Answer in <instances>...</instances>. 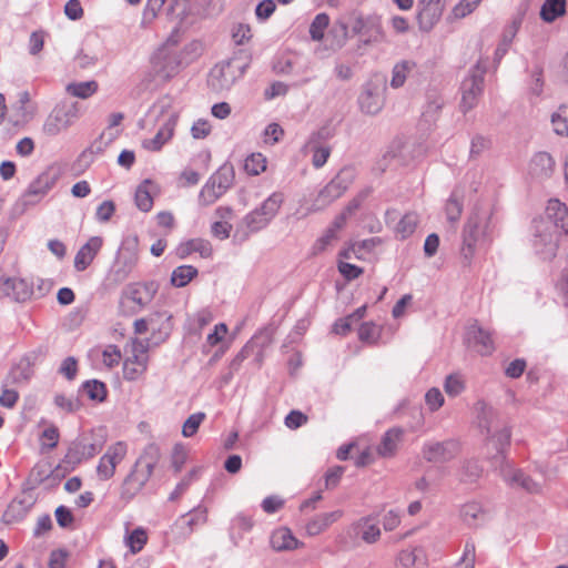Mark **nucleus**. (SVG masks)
I'll return each mask as SVG.
<instances>
[{"label": "nucleus", "mask_w": 568, "mask_h": 568, "mask_svg": "<svg viewBox=\"0 0 568 568\" xmlns=\"http://www.w3.org/2000/svg\"><path fill=\"white\" fill-rule=\"evenodd\" d=\"M478 424L486 436L487 445H491L496 454L491 457L493 465L500 469L510 464L506 452L510 445L511 427L501 418L500 414L484 402H479Z\"/></svg>", "instance_id": "f257e3e1"}, {"label": "nucleus", "mask_w": 568, "mask_h": 568, "mask_svg": "<svg viewBox=\"0 0 568 568\" xmlns=\"http://www.w3.org/2000/svg\"><path fill=\"white\" fill-rule=\"evenodd\" d=\"M251 55L245 50H239L225 61L215 64L207 78V85L214 92L230 90L244 75L251 63Z\"/></svg>", "instance_id": "f03ea898"}, {"label": "nucleus", "mask_w": 568, "mask_h": 568, "mask_svg": "<svg viewBox=\"0 0 568 568\" xmlns=\"http://www.w3.org/2000/svg\"><path fill=\"white\" fill-rule=\"evenodd\" d=\"M488 219L489 212L478 207H476L468 217L463 230V245L460 248L463 266H470L476 250V243L479 236L485 234Z\"/></svg>", "instance_id": "7ed1b4c3"}, {"label": "nucleus", "mask_w": 568, "mask_h": 568, "mask_svg": "<svg viewBox=\"0 0 568 568\" xmlns=\"http://www.w3.org/2000/svg\"><path fill=\"white\" fill-rule=\"evenodd\" d=\"M532 246L535 252L544 260H551L556 256L559 239L564 233L555 230L549 222L532 221Z\"/></svg>", "instance_id": "20e7f679"}, {"label": "nucleus", "mask_w": 568, "mask_h": 568, "mask_svg": "<svg viewBox=\"0 0 568 568\" xmlns=\"http://www.w3.org/2000/svg\"><path fill=\"white\" fill-rule=\"evenodd\" d=\"M485 68L479 63L475 64L469 74L463 80L460 85L462 101L460 109L464 113L475 108L484 91Z\"/></svg>", "instance_id": "39448f33"}, {"label": "nucleus", "mask_w": 568, "mask_h": 568, "mask_svg": "<svg viewBox=\"0 0 568 568\" xmlns=\"http://www.w3.org/2000/svg\"><path fill=\"white\" fill-rule=\"evenodd\" d=\"M356 172L353 166L343 168L320 192L315 200L321 207L326 206L341 197L353 184Z\"/></svg>", "instance_id": "423d86ee"}, {"label": "nucleus", "mask_w": 568, "mask_h": 568, "mask_svg": "<svg viewBox=\"0 0 568 568\" xmlns=\"http://www.w3.org/2000/svg\"><path fill=\"white\" fill-rule=\"evenodd\" d=\"M79 116L77 104L57 105L47 118L43 124V132L49 136L58 135L67 130Z\"/></svg>", "instance_id": "0eeeda50"}, {"label": "nucleus", "mask_w": 568, "mask_h": 568, "mask_svg": "<svg viewBox=\"0 0 568 568\" xmlns=\"http://www.w3.org/2000/svg\"><path fill=\"white\" fill-rule=\"evenodd\" d=\"M149 327L151 337L146 344L150 343L158 346L164 343L172 333L173 317L168 311H156L149 315Z\"/></svg>", "instance_id": "6e6552de"}, {"label": "nucleus", "mask_w": 568, "mask_h": 568, "mask_svg": "<svg viewBox=\"0 0 568 568\" xmlns=\"http://www.w3.org/2000/svg\"><path fill=\"white\" fill-rule=\"evenodd\" d=\"M459 450L458 442H429L423 446V457L429 463H446L456 457Z\"/></svg>", "instance_id": "1a4fd4ad"}, {"label": "nucleus", "mask_w": 568, "mask_h": 568, "mask_svg": "<svg viewBox=\"0 0 568 568\" xmlns=\"http://www.w3.org/2000/svg\"><path fill=\"white\" fill-rule=\"evenodd\" d=\"M152 71L162 81L173 78L180 70L181 61L176 53L159 50L151 58Z\"/></svg>", "instance_id": "9d476101"}, {"label": "nucleus", "mask_w": 568, "mask_h": 568, "mask_svg": "<svg viewBox=\"0 0 568 568\" xmlns=\"http://www.w3.org/2000/svg\"><path fill=\"white\" fill-rule=\"evenodd\" d=\"M126 454V445L118 442L111 445L105 454L100 458L97 473L101 480H108L113 477L116 466L122 462Z\"/></svg>", "instance_id": "9b49d317"}, {"label": "nucleus", "mask_w": 568, "mask_h": 568, "mask_svg": "<svg viewBox=\"0 0 568 568\" xmlns=\"http://www.w3.org/2000/svg\"><path fill=\"white\" fill-rule=\"evenodd\" d=\"M33 294V285L23 278L8 277L0 273V296L11 297L18 303L27 302Z\"/></svg>", "instance_id": "f8f14e48"}, {"label": "nucleus", "mask_w": 568, "mask_h": 568, "mask_svg": "<svg viewBox=\"0 0 568 568\" xmlns=\"http://www.w3.org/2000/svg\"><path fill=\"white\" fill-rule=\"evenodd\" d=\"M386 88L374 82L364 85L358 97V104L362 112L375 115L384 105V91Z\"/></svg>", "instance_id": "ddd939ff"}, {"label": "nucleus", "mask_w": 568, "mask_h": 568, "mask_svg": "<svg viewBox=\"0 0 568 568\" xmlns=\"http://www.w3.org/2000/svg\"><path fill=\"white\" fill-rule=\"evenodd\" d=\"M446 0H419L418 1V23L422 31H430L440 20Z\"/></svg>", "instance_id": "4468645a"}, {"label": "nucleus", "mask_w": 568, "mask_h": 568, "mask_svg": "<svg viewBox=\"0 0 568 568\" xmlns=\"http://www.w3.org/2000/svg\"><path fill=\"white\" fill-rule=\"evenodd\" d=\"M138 253L130 247H121L111 267V277L116 283L124 282L138 263Z\"/></svg>", "instance_id": "2eb2a0df"}, {"label": "nucleus", "mask_w": 568, "mask_h": 568, "mask_svg": "<svg viewBox=\"0 0 568 568\" xmlns=\"http://www.w3.org/2000/svg\"><path fill=\"white\" fill-rule=\"evenodd\" d=\"M351 28L354 34H358L363 38L365 44L377 42L382 39V27L377 17L356 16L353 19Z\"/></svg>", "instance_id": "dca6fc26"}, {"label": "nucleus", "mask_w": 568, "mask_h": 568, "mask_svg": "<svg viewBox=\"0 0 568 568\" xmlns=\"http://www.w3.org/2000/svg\"><path fill=\"white\" fill-rule=\"evenodd\" d=\"M499 474L510 486H518L529 494H538L541 491L540 483L534 480L521 469L514 468L513 463L503 466L499 469Z\"/></svg>", "instance_id": "f3484780"}, {"label": "nucleus", "mask_w": 568, "mask_h": 568, "mask_svg": "<svg viewBox=\"0 0 568 568\" xmlns=\"http://www.w3.org/2000/svg\"><path fill=\"white\" fill-rule=\"evenodd\" d=\"M101 448V444L90 443L85 437H81L71 444L63 458V463L75 466L82 460L90 459L95 456Z\"/></svg>", "instance_id": "a211bd4d"}, {"label": "nucleus", "mask_w": 568, "mask_h": 568, "mask_svg": "<svg viewBox=\"0 0 568 568\" xmlns=\"http://www.w3.org/2000/svg\"><path fill=\"white\" fill-rule=\"evenodd\" d=\"M535 221L549 222L555 230L568 236V206L558 199H550L546 206L544 217L535 219Z\"/></svg>", "instance_id": "6ab92c4d"}, {"label": "nucleus", "mask_w": 568, "mask_h": 568, "mask_svg": "<svg viewBox=\"0 0 568 568\" xmlns=\"http://www.w3.org/2000/svg\"><path fill=\"white\" fill-rule=\"evenodd\" d=\"M152 475L144 469H140L139 466H133L132 470L124 478L120 497L126 501L133 499L145 486Z\"/></svg>", "instance_id": "aec40b11"}, {"label": "nucleus", "mask_w": 568, "mask_h": 568, "mask_svg": "<svg viewBox=\"0 0 568 568\" xmlns=\"http://www.w3.org/2000/svg\"><path fill=\"white\" fill-rule=\"evenodd\" d=\"M140 349L134 347V354L132 357H128L123 363V377L126 381H136L148 369L149 356L146 354L149 344H139Z\"/></svg>", "instance_id": "412c9836"}, {"label": "nucleus", "mask_w": 568, "mask_h": 568, "mask_svg": "<svg viewBox=\"0 0 568 568\" xmlns=\"http://www.w3.org/2000/svg\"><path fill=\"white\" fill-rule=\"evenodd\" d=\"M466 339L468 345L483 356L490 355L495 351L490 332L484 329L477 323L467 327Z\"/></svg>", "instance_id": "4be33fe9"}, {"label": "nucleus", "mask_w": 568, "mask_h": 568, "mask_svg": "<svg viewBox=\"0 0 568 568\" xmlns=\"http://www.w3.org/2000/svg\"><path fill=\"white\" fill-rule=\"evenodd\" d=\"M59 178V172L55 166H48L37 179H34L28 186L24 197H42L45 195L55 184Z\"/></svg>", "instance_id": "5701e85b"}, {"label": "nucleus", "mask_w": 568, "mask_h": 568, "mask_svg": "<svg viewBox=\"0 0 568 568\" xmlns=\"http://www.w3.org/2000/svg\"><path fill=\"white\" fill-rule=\"evenodd\" d=\"M158 291L159 284L155 281L133 283L128 285L125 295L140 307H144L154 298Z\"/></svg>", "instance_id": "b1692460"}, {"label": "nucleus", "mask_w": 568, "mask_h": 568, "mask_svg": "<svg viewBox=\"0 0 568 568\" xmlns=\"http://www.w3.org/2000/svg\"><path fill=\"white\" fill-rule=\"evenodd\" d=\"M103 244L101 236H92L82 245L74 256V268L83 272L93 262Z\"/></svg>", "instance_id": "393cba45"}, {"label": "nucleus", "mask_w": 568, "mask_h": 568, "mask_svg": "<svg viewBox=\"0 0 568 568\" xmlns=\"http://www.w3.org/2000/svg\"><path fill=\"white\" fill-rule=\"evenodd\" d=\"M34 359L36 356L31 354L20 358V361L10 368L4 379V386L29 382L33 375L32 366L34 364Z\"/></svg>", "instance_id": "a878e982"}, {"label": "nucleus", "mask_w": 568, "mask_h": 568, "mask_svg": "<svg viewBox=\"0 0 568 568\" xmlns=\"http://www.w3.org/2000/svg\"><path fill=\"white\" fill-rule=\"evenodd\" d=\"M34 499L32 496H19L16 497L7 507L2 520L7 525L16 524L26 518L32 506Z\"/></svg>", "instance_id": "bb28decb"}, {"label": "nucleus", "mask_w": 568, "mask_h": 568, "mask_svg": "<svg viewBox=\"0 0 568 568\" xmlns=\"http://www.w3.org/2000/svg\"><path fill=\"white\" fill-rule=\"evenodd\" d=\"M328 132L325 128L314 132L306 144V146L313 152L312 163L314 168H322L329 158L331 149L328 146L318 145V141L327 139Z\"/></svg>", "instance_id": "cd10ccee"}, {"label": "nucleus", "mask_w": 568, "mask_h": 568, "mask_svg": "<svg viewBox=\"0 0 568 568\" xmlns=\"http://www.w3.org/2000/svg\"><path fill=\"white\" fill-rule=\"evenodd\" d=\"M555 169V161L547 152L536 153L529 163V173L536 179L550 178Z\"/></svg>", "instance_id": "c85d7f7f"}, {"label": "nucleus", "mask_w": 568, "mask_h": 568, "mask_svg": "<svg viewBox=\"0 0 568 568\" xmlns=\"http://www.w3.org/2000/svg\"><path fill=\"white\" fill-rule=\"evenodd\" d=\"M195 252L199 253L201 257L209 258L213 254V248L207 240L200 237L180 243L176 247V255L182 260Z\"/></svg>", "instance_id": "c756f323"}, {"label": "nucleus", "mask_w": 568, "mask_h": 568, "mask_svg": "<svg viewBox=\"0 0 568 568\" xmlns=\"http://www.w3.org/2000/svg\"><path fill=\"white\" fill-rule=\"evenodd\" d=\"M235 171L230 162L222 164L216 172L210 176V187L219 186V193H225L234 183Z\"/></svg>", "instance_id": "7c9ffc66"}, {"label": "nucleus", "mask_w": 568, "mask_h": 568, "mask_svg": "<svg viewBox=\"0 0 568 568\" xmlns=\"http://www.w3.org/2000/svg\"><path fill=\"white\" fill-rule=\"evenodd\" d=\"M342 510H334L329 513H324L316 515L313 519H311L306 524V531L310 536L320 535L327 527H329L333 523L337 521L342 517Z\"/></svg>", "instance_id": "2f4dec72"}, {"label": "nucleus", "mask_w": 568, "mask_h": 568, "mask_svg": "<svg viewBox=\"0 0 568 568\" xmlns=\"http://www.w3.org/2000/svg\"><path fill=\"white\" fill-rule=\"evenodd\" d=\"M403 436L402 428H390L382 437L377 446V453L382 457H392L397 450V445Z\"/></svg>", "instance_id": "473e14b6"}, {"label": "nucleus", "mask_w": 568, "mask_h": 568, "mask_svg": "<svg viewBox=\"0 0 568 568\" xmlns=\"http://www.w3.org/2000/svg\"><path fill=\"white\" fill-rule=\"evenodd\" d=\"M283 202V193L274 192L266 200H264V202L258 207H256L253 211L257 212L258 215H261L263 219H266V221L270 223L277 214Z\"/></svg>", "instance_id": "72a5a7b5"}, {"label": "nucleus", "mask_w": 568, "mask_h": 568, "mask_svg": "<svg viewBox=\"0 0 568 568\" xmlns=\"http://www.w3.org/2000/svg\"><path fill=\"white\" fill-rule=\"evenodd\" d=\"M283 202V193L274 192L266 200H264V202L258 207H256L253 211L257 212L258 215H261L263 219H266V221L270 223L277 214Z\"/></svg>", "instance_id": "f704fd0d"}, {"label": "nucleus", "mask_w": 568, "mask_h": 568, "mask_svg": "<svg viewBox=\"0 0 568 568\" xmlns=\"http://www.w3.org/2000/svg\"><path fill=\"white\" fill-rule=\"evenodd\" d=\"M271 545L277 551L296 549L298 541L287 528H281L273 532Z\"/></svg>", "instance_id": "c9c22d12"}, {"label": "nucleus", "mask_w": 568, "mask_h": 568, "mask_svg": "<svg viewBox=\"0 0 568 568\" xmlns=\"http://www.w3.org/2000/svg\"><path fill=\"white\" fill-rule=\"evenodd\" d=\"M173 124L170 122L165 123L152 139L143 141V148L149 151H160L162 146L172 138Z\"/></svg>", "instance_id": "e433bc0d"}, {"label": "nucleus", "mask_w": 568, "mask_h": 568, "mask_svg": "<svg viewBox=\"0 0 568 568\" xmlns=\"http://www.w3.org/2000/svg\"><path fill=\"white\" fill-rule=\"evenodd\" d=\"M160 457L161 453L159 446L154 443H151L146 445L143 453L138 458L134 465L140 467L141 464L144 463L143 469L152 475Z\"/></svg>", "instance_id": "4c0bfd02"}, {"label": "nucleus", "mask_w": 568, "mask_h": 568, "mask_svg": "<svg viewBox=\"0 0 568 568\" xmlns=\"http://www.w3.org/2000/svg\"><path fill=\"white\" fill-rule=\"evenodd\" d=\"M419 219L415 212L406 213L395 226L396 237L399 240H406L416 230Z\"/></svg>", "instance_id": "58836bf2"}, {"label": "nucleus", "mask_w": 568, "mask_h": 568, "mask_svg": "<svg viewBox=\"0 0 568 568\" xmlns=\"http://www.w3.org/2000/svg\"><path fill=\"white\" fill-rule=\"evenodd\" d=\"M566 12V0H545L540 9V18L545 22H552Z\"/></svg>", "instance_id": "ea45409f"}, {"label": "nucleus", "mask_w": 568, "mask_h": 568, "mask_svg": "<svg viewBox=\"0 0 568 568\" xmlns=\"http://www.w3.org/2000/svg\"><path fill=\"white\" fill-rule=\"evenodd\" d=\"M416 63L412 60H403L396 63L392 70L390 87L398 89L404 85L408 74L415 69Z\"/></svg>", "instance_id": "a19ab883"}, {"label": "nucleus", "mask_w": 568, "mask_h": 568, "mask_svg": "<svg viewBox=\"0 0 568 568\" xmlns=\"http://www.w3.org/2000/svg\"><path fill=\"white\" fill-rule=\"evenodd\" d=\"M199 271L192 265H181L173 270L171 274V284L175 287H184L194 277H196Z\"/></svg>", "instance_id": "79ce46f5"}, {"label": "nucleus", "mask_w": 568, "mask_h": 568, "mask_svg": "<svg viewBox=\"0 0 568 568\" xmlns=\"http://www.w3.org/2000/svg\"><path fill=\"white\" fill-rule=\"evenodd\" d=\"M526 11H527V6H520L518 9V12L513 18L511 22L505 27V29L503 31L501 41H503V44H505L506 47H509L511 44L513 40L515 39V37L523 23Z\"/></svg>", "instance_id": "37998d69"}, {"label": "nucleus", "mask_w": 568, "mask_h": 568, "mask_svg": "<svg viewBox=\"0 0 568 568\" xmlns=\"http://www.w3.org/2000/svg\"><path fill=\"white\" fill-rule=\"evenodd\" d=\"M81 388L85 392L91 400L102 403L106 399V385L98 379L85 381Z\"/></svg>", "instance_id": "c03bdc74"}, {"label": "nucleus", "mask_w": 568, "mask_h": 568, "mask_svg": "<svg viewBox=\"0 0 568 568\" xmlns=\"http://www.w3.org/2000/svg\"><path fill=\"white\" fill-rule=\"evenodd\" d=\"M98 82L94 80L74 82L67 85V92L80 99H88L98 91Z\"/></svg>", "instance_id": "a18cd8bd"}, {"label": "nucleus", "mask_w": 568, "mask_h": 568, "mask_svg": "<svg viewBox=\"0 0 568 568\" xmlns=\"http://www.w3.org/2000/svg\"><path fill=\"white\" fill-rule=\"evenodd\" d=\"M483 474V467L476 459H467L462 464L459 479L463 483L471 484Z\"/></svg>", "instance_id": "49530a36"}, {"label": "nucleus", "mask_w": 568, "mask_h": 568, "mask_svg": "<svg viewBox=\"0 0 568 568\" xmlns=\"http://www.w3.org/2000/svg\"><path fill=\"white\" fill-rule=\"evenodd\" d=\"M151 180H144L135 191V204L142 212H150L153 207V197L150 194L149 185Z\"/></svg>", "instance_id": "de8ad7c7"}, {"label": "nucleus", "mask_w": 568, "mask_h": 568, "mask_svg": "<svg viewBox=\"0 0 568 568\" xmlns=\"http://www.w3.org/2000/svg\"><path fill=\"white\" fill-rule=\"evenodd\" d=\"M274 331L271 327L261 328L251 338L256 349V361H261L263 351L272 343Z\"/></svg>", "instance_id": "09e8293b"}, {"label": "nucleus", "mask_w": 568, "mask_h": 568, "mask_svg": "<svg viewBox=\"0 0 568 568\" xmlns=\"http://www.w3.org/2000/svg\"><path fill=\"white\" fill-rule=\"evenodd\" d=\"M554 131L558 135L568 136V105H560L551 115Z\"/></svg>", "instance_id": "8fccbe9b"}, {"label": "nucleus", "mask_w": 568, "mask_h": 568, "mask_svg": "<svg viewBox=\"0 0 568 568\" xmlns=\"http://www.w3.org/2000/svg\"><path fill=\"white\" fill-rule=\"evenodd\" d=\"M483 515V507L476 501L467 503L460 509V516L468 526H475Z\"/></svg>", "instance_id": "3c124183"}, {"label": "nucleus", "mask_w": 568, "mask_h": 568, "mask_svg": "<svg viewBox=\"0 0 568 568\" xmlns=\"http://www.w3.org/2000/svg\"><path fill=\"white\" fill-rule=\"evenodd\" d=\"M329 24V17L326 13H318L310 26V36L314 41H321L324 38V31Z\"/></svg>", "instance_id": "603ef678"}, {"label": "nucleus", "mask_w": 568, "mask_h": 568, "mask_svg": "<svg viewBox=\"0 0 568 568\" xmlns=\"http://www.w3.org/2000/svg\"><path fill=\"white\" fill-rule=\"evenodd\" d=\"M184 524L192 531L199 525H203L207 520V509L202 506H197L193 508L190 513L184 515L183 517Z\"/></svg>", "instance_id": "864d4df0"}, {"label": "nucleus", "mask_w": 568, "mask_h": 568, "mask_svg": "<svg viewBox=\"0 0 568 568\" xmlns=\"http://www.w3.org/2000/svg\"><path fill=\"white\" fill-rule=\"evenodd\" d=\"M265 169L266 161L261 153H253L244 161V171L250 175H258Z\"/></svg>", "instance_id": "5fc2aeb1"}, {"label": "nucleus", "mask_w": 568, "mask_h": 568, "mask_svg": "<svg viewBox=\"0 0 568 568\" xmlns=\"http://www.w3.org/2000/svg\"><path fill=\"white\" fill-rule=\"evenodd\" d=\"M146 541V531L141 527L135 528L126 538V545L129 546L132 554H138L141 551Z\"/></svg>", "instance_id": "6e6d98bb"}, {"label": "nucleus", "mask_w": 568, "mask_h": 568, "mask_svg": "<svg viewBox=\"0 0 568 568\" xmlns=\"http://www.w3.org/2000/svg\"><path fill=\"white\" fill-rule=\"evenodd\" d=\"M381 336L379 327L373 322H364L358 328V338L364 343H376Z\"/></svg>", "instance_id": "4d7b16f0"}, {"label": "nucleus", "mask_w": 568, "mask_h": 568, "mask_svg": "<svg viewBox=\"0 0 568 568\" xmlns=\"http://www.w3.org/2000/svg\"><path fill=\"white\" fill-rule=\"evenodd\" d=\"M445 212L447 220L452 223H456L463 212V203L457 196L456 192H453L446 202Z\"/></svg>", "instance_id": "13d9d810"}, {"label": "nucleus", "mask_w": 568, "mask_h": 568, "mask_svg": "<svg viewBox=\"0 0 568 568\" xmlns=\"http://www.w3.org/2000/svg\"><path fill=\"white\" fill-rule=\"evenodd\" d=\"M51 465L49 463H39L37 464L31 473L30 480L33 485H40L44 481H51Z\"/></svg>", "instance_id": "bf43d9fd"}, {"label": "nucleus", "mask_w": 568, "mask_h": 568, "mask_svg": "<svg viewBox=\"0 0 568 568\" xmlns=\"http://www.w3.org/2000/svg\"><path fill=\"white\" fill-rule=\"evenodd\" d=\"M219 186L210 187V179L203 185L199 194V201L202 205L207 206L217 201L224 193H219Z\"/></svg>", "instance_id": "052dcab7"}, {"label": "nucleus", "mask_w": 568, "mask_h": 568, "mask_svg": "<svg viewBox=\"0 0 568 568\" xmlns=\"http://www.w3.org/2000/svg\"><path fill=\"white\" fill-rule=\"evenodd\" d=\"M204 419L205 414L202 412L190 415L183 424L182 435L184 437H192L193 435H195Z\"/></svg>", "instance_id": "680f3d73"}, {"label": "nucleus", "mask_w": 568, "mask_h": 568, "mask_svg": "<svg viewBox=\"0 0 568 568\" xmlns=\"http://www.w3.org/2000/svg\"><path fill=\"white\" fill-rule=\"evenodd\" d=\"M243 224L251 233L258 232L265 229L270 223L263 219L257 212L251 211L243 219Z\"/></svg>", "instance_id": "e2e57ef3"}, {"label": "nucleus", "mask_w": 568, "mask_h": 568, "mask_svg": "<svg viewBox=\"0 0 568 568\" xmlns=\"http://www.w3.org/2000/svg\"><path fill=\"white\" fill-rule=\"evenodd\" d=\"M483 0H460L454 8L453 14L455 18H465L471 13Z\"/></svg>", "instance_id": "0e129e2a"}, {"label": "nucleus", "mask_w": 568, "mask_h": 568, "mask_svg": "<svg viewBox=\"0 0 568 568\" xmlns=\"http://www.w3.org/2000/svg\"><path fill=\"white\" fill-rule=\"evenodd\" d=\"M284 135L283 128L277 123H270L263 132L264 142L270 145H274L280 142Z\"/></svg>", "instance_id": "69168bd1"}, {"label": "nucleus", "mask_w": 568, "mask_h": 568, "mask_svg": "<svg viewBox=\"0 0 568 568\" xmlns=\"http://www.w3.org/2000/svg\"><path fill=\"white\" fill-rule=\"evenodd\" d=\"M491 145V141L483 135H475L470 143V158H478L485 150H488Z\"/></svg>", "instance_id": "338daca9"}, {"label": "nucleus", "mask_w": 568, "mask_h": 568, "mask_svg": "<svg viewBox=\"0 0 568 568\" xmlns=\"http://www.w3.org/2000/svg\"><path fill=\"white\" fill-rule=\"evenodd\" d=\"M475 549V544L471 540H467L463 556L458 562L460 568H474L476 557Z\"/></svg>", "instance_id": "774afa93"}]
</instances>
